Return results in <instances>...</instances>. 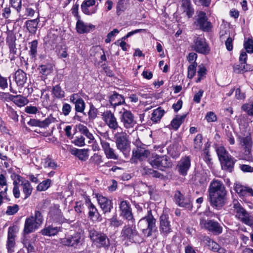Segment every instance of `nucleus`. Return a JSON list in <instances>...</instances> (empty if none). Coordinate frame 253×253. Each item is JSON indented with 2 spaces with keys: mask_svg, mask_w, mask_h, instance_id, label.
I'll return each instance as SVG.
<instances>
[{
  "mask_svg": "<svg viewBox=\"0 0 253 253\" xmlns=\"http://www.w3.org/2000/svg\"><path fill=\"white\" fill-rule=\"evenodd\" d=\"M208 192L211 206L220 209L225 204L226 191L223 183L218 180H213L210 183Z\"/></svg>",
  "mask_w": 253,
  "mask_h": 253,
  "instance_id": "obj_1",
  "label": "nucleus"
},
{
  "mask_svg": "<svg viewBox=\"0 0 253 253\" xmlns=\"http://www.w3.org/2000/svg\"><path fill=\"white\" fill-rule=\"evenodd\" d=\"M156 219L154 217L151 210L147 211V214L138 222L137 226L143 233L149 237L156 230Z\"/></svg>",
  "mask_w": 253,
  "mask_h": 253,
  "instance_id": "obj_2",
  "label": "nucleus"
},
{
  "mask_svg": "<svg viewBox=\"0 0 253 253\" xmlns=\"http://www.w3.org/2000/svg\"><path fill=\"white\" fill-rule=\"evenodd\" d=\"M43 217L41 211L36 210L34 215L25 220L23 234L27 235L34 232L42 224Z\"/></svg>",
  "mask_w": 253,
  "mask_h": 253,
  "instance_id": "obj_3",
  "label": "nucleus"
},
{
  "mask_svg": "<svg viewBox=\"0 0 253 253\" xmlns=\"http://www.w3.org/2000/svg\"><path fill=\"white\" fill-rule=\"evenodd\" d=\"M148 162L153 168L163 171L171 168L172 165L170 159L166 155H159L152 154L149 158Z\"/></svg>",
  "mask_w": 253,
  "mask_h": 253,
  "instance_id": "obj_4",
  "label": "nucleus"
},
{
  "mask_svg": "<svg viewBox=\"0 0 253 253\" xmlns=\"http://www.w3.org/2000/svg\"><path fill=\"white\" fill-rule=\"evenodd\" d=\"M117 148L123 153L125 157L129 155L130 152V141L125 132H117L114 135Z\"/></svg>",
  "mask_w": 253,
  "mask_h": 253,
  "instance_id": "obj_5",
  "label": "nucleus"
},
{
  "mask_svg": "<svg viewBox=\"0 0 253 253\" xmlns=\"http://www.w3.org/2000/svg\"><path fill=\"white\" fill-rule=\"evenodd\" d=\"M89 236L94 245L98 248H103L107 249L110 246V240L103 232L91 229L89 231Z\"/></svg>",
  "mask_w": 253,
  "mask_h": 253,
  "instance_id": "obj_6",
  "label": "nucleus"
},
{
  "mask_svg": "<svg viewBox=\"0 0 253 253\" xmlns=\"http://www.w3.org/2000/svg\"><path fill=\"white\" fill-rule=\"evenodd\" d=\"M233 211L235 216L244 224L252 226L253 225V217L241 205L237 200L233 202Z\"/></svg>",
  "mask_w": 253,
  "mask_h": 253,
  "instance_id": "obj_7",
  "label": "nucleus"
},
{
  "mask_svg": "<svg viewBox=\"0 0 253 253\" xmlns=\"http://www.w3.org/2000/svg\"><path fill=\"white\" fill-rule=\"evenodd\" d=\"M200 226L201 228L207 230L214 235H218L222 232L221 225L214 220H206L204 218H200Z\"/></svg>",
  "mask_w": 253,
  "mask_h": 253,
  "instance_id": "obj_8",
  "label": "nucleus"
},
{
  "mask_svg": "<svg viewBox=\"0 0 253 253\" xmlns=\"http://www.w3.org/2000/svg\"><path fill=\"white\" fill-rule=\"evenodd\" d=\"M120 120L124 127L130 128L134 127L136 124L133 114L129 110L123 109L120 112Z\"/></svg>",
  "mask_w": 253,
  "mask_h": 253,
  "instance_id": "obj_9",
  "label": "nucleus"
},
{
  "mask_svg": "<svg viewBox=\"0 0 253 253\" xmlns=\"http://www.w3.org/2000/svg\"><path fill=\"white\" fill-rule=\"evenodd\" d=\"M159 231L160 234L164 238L172 232L171 222L167 214H163L160 217Z\"/></svg>",
  "mask_w": 253,
  "mask_h": 253,
  "instance_id": "obj_10",
  "label": "nucleus"
},
{
  "mask_svg": "<svg viewBox=\"0 0 253 253\" xmlns=\"http://www.w3.org/2000/svg\"><path fill=\"white\" fill-rule=\"evenodd\" d=\"M191 47L196 52L203 54H207L210 51V48L205 39L200 37L195 38Z\"/></svg>",
  "mask_w": 253,
  "mask_h": 253,
  "instance_id": "obj_11",
  "label": "nucleus"
},
{
  "mask_svg": "<svg viewBox=\"0 0 253 253\" xmlns=\"http://www.w3.org/2000/svg\"><path fill=\"white\" fill-rule=\"evenodd\" d=\"M194 24L200 29L205 31H210L212 28L211 23L208 21V17L204 11H200Z\"/></svg>",
  "mask_w": 253,
  "mask_h": 253,
  "instance_id": "obj_12",
  "label": "nucleus"
},
{
  "mask_svg": "<svg viewBox=\"0 0 253 253\" xmlns=\"http://www.w3.org/2000/svg\"><path fill=\"white\" fill-rule=\"evenodd\" d=\"M81 235L79 232H76L73 235L60 239V243L65 246L78 248L81 243Z\"/></svg>",
  "mask_w": 253,
  "mask_h": 253,
  "instance_id": "obj_13",
  "label": "nucleus"
},
{
  "mask_svg": "<svg viewBox=\"0 0 253 253\" xmlns=\"http://www.w3.org/2000/svg\"><path fill=\"white\" fill-rule=\"evenodd\" d=\"M119 209L121 211V215L133 224L134 222V219L129 203L127 201L121 200L119 204Z\"/></svg>",
  "mask_w": 253,
  "mask_h": 253,
  "instance_id": "obj_14",
  "label": "nucleus"
},
{
  "mask_svg": "<svg viewBox=\"0 0 253 253\" xmlns=\"http://www.w3.org/2000/svg\"><path fill=\"white\" fill-rule=\"evenodd\" d=\"M18 232L16 226H13L8 228L6 248L8 253H13L15 246V237Z\"/></svg>",
  "mask_w": 253,
  "mask_h": 253,
  "instance_id": "obj_15",
  "label": "nucleus"
},
{
  "mask_svg": "<svg viewBox=\"0 0 253 253\" xmlns=\"http://www.w3.org/2000/svg\"><path fill=\"white\" fill-rule=\"evenodd\" d=\"M84 202L88 211V217L92 221H100L101 217L95 206L91 203L87 196L84 198Z\"/></svg>",
  "mask_w": 253,
  "mask_h": 253,
  "instance_id": "obj_16",
  "label": "nucleus"
},
{
  "mask_svg": "<svg viewBox=\"0 0 253 253\" xmlns=\"http://www.w3.org/2000/svg\"><path fill=\"white\" fill-rule=\"evenodd\" d=\"M240 144L243 148L245 159L252 158L251 153L253 148V141L251 136L243 137L240 139Z\"/></svg>",
  "mask_w": 253,
  "mask_h": 253,
  "instance_id": "obj_17",
  "label": "nucleus"
},
{
  "mask_svg": "<svg viewBox=\"0 0 253 253\" xmlns=\"http://www.w3.org/2000/svg\"><path fill=\"white\" fill-rule=\"evenodd\" d=\"M100 144L106 158L113 160H118L119 156L116 151L111 147L110 143L100 139Z\"/></svg>",
  "mask_w": 253,
  "mask_h": 253,
  "instance_id": "obj_18",
  "label": "nucleus"
},
{
  "mask_svg": "<svg viewBox=\"0 0 253 253\" xmlns=\"http://www.w3.org/2000/svg\"><path fill=\"white\" fill-rule=\"evenodd\" d=\"M102 119L109 127L112 129L116 130L118 127V123L114 114L110 110H107L103 113Z\"/></svg>",
  "mask_w": 253,
  "mask_h": 253,
  "instance_id": "obj_19",
  "label": "nucleus"
},
{
  "mask_svg": "<svg viewBox=\"0 0 253 253\" xmlns=\"http://www.w3.org/2000/svg\"><path fill=\"white\" fill-rule=\"evenodd\" d=\"M174 199L176 203L180 207L185 208L191 211L192 209V204L190 199L185 198L179 191H176L174 194Z\"/></svg>",
  "mask_w": 253,
  "mask_h": 253,
  "instance_id": "obj_20",
  "label": "nucleus"
},
{
  "mask_svg": "<svg viewBox=\"0 0 253 253\" xmlns=\"http://www.w3.org/2000/svg\"><path fill=\"white\" fill-rule=\"evenodd\" d=\"M138 235V232L135 229V226L129 225L125 226L122 231L121 236L124 239L128 240L130 242H134V238Z\"/></svg>",
  "mask_w": 253,
  "mask_h": 253,
  "instance_id": "obj_21",
  "label": "nucleus"
},
{
  "mask_svg": "<svg viewBox=\"0 0 253 253\" xmlns=\"http://www.w3.org/2000/svg\"><path fill=\"white\" fill-rule=\"evenodd\" d=\"M96 198L100 207L104 213L110 212L113 209V203L111 200L99 194L96 195Z\"/></svg>",
  "mask_w": 253,
  "mask_h": 253,
  "instance_id": "obj_22",
  "label": "nucleus"
},
{
  "mask_svg": "<svg viewBox=\"0 0 253 253\" xmlns=\"http://www.w3.org/2000/svg\"><path fill=\"white\" fill-rule=\"evenodd\" d=\"M56 121V119L50 115L42 121L35 119H31L27 124L30 126L45 128L47 127L51 123H54Z\"/></svg>",
  "mask_w": 253,
  "mask_h": 253,
  "instance_id": "obj_23",
  "label": "nucleus"
},
{
  "mask_svg": "<svg viewBox=\"0 0 253 253\" xmlns=\"http://www.w3.org/2000/svg\"><path fill=\"white\" fill-rule=\"evenodd\" d=\"M191 166L190 158L188 156L182 158L179 162L176 169L179 173L182 175H186L187 171L189 169Z\"/></svg>",
  "mask_w": 253,
  "mask_h": 253,
  "instance_id": "obj_24",
  "label": "nucleus"
},
{
  "mask_svg": "<svg viewBox=\"0 0 253 253\" xmlns=\"http://www.w3.org/2000/svg\"><path fill=\"white\" fill-rule=\"evenodd\" d=\"M95 4V2L94 0H85L83 2L81 5V9L84 14L91 15L96 13L97 9L98 3L95 7L90 8Z\"/></svg>",
  "mask_w": 253,
  "mask_h": 253,
  "instance_id": "obj_25",
  "label": "nucleus"
},
{
  "mask_svg": "<svg viewBox=\"0 0 253 253\" xmlns=\"http://www.w3.org/2000/svg\"><path fill=\"white\" fill-rule=\"evenodd\" d=\"M236 161V160H235L232 156L230 155L228 157V158H226L220 161V162L222 169L229 172H232Z\"/></svg>",
  "mask_w": 253,
  "mask_h": 253,
  "instance_id": "obj_26",
  "label": "nucleus"
},
{
  "mask_svg": "<svg viewBox=\"0 0 253 253\" xmlns=\"http://www.w3.org/2000/svg\"><path fill=\"white\" fill-rule=\"evenodd\" d=\"M180 9L189 18L192 16L194 10L190 0H181L180 1Z\"/></svg>",
  "mask_w": 253,
  "mask_h": 253,
  "instance_id": "obj_27",
  "label": "nucleus"
},
{
  "mask_svg": "<svg viewBox=\"0 0 253 253\" xmlns=\"http://www.w3.org/2000/svg\"><path fill=\"white\" fill-rule=\"evenodd\" d=\"M149 154V151L145 149V147L136 148L132 151V157L139 160H143L147 158Z\"/></svg>",
  "mask_w": 253,
  "mask_h": 253,
  "instance_id": "obj_28",
  "label": "nucleus"
},
{
  "mask_svg": "<svg viewBox=\"0 0 253 253\" xmlns=\"http://www.w3.org/2000/svg\"><path fill=\"white\" fill-rule=\"evenodd\" d=\"M94 26L92 24H85L82 21L79 20L76 23V29L80 34H84L89 32L94 29Z\"/></svg>",
  "mask_w": 253,
  "mask_h": 253,
  "instance_id": "obj_29",
  "label": "nucleus"
},
{
  "mask_svg": "<svg viewBox=\"0 0 253 253\" xmlns=\"http://www.w3.org/2000/svg\"><path fill=\"white\" fill-rule=\"evenodd\" d=\"M15 81L17 85L23 87L27 81L26 74L21 69H18L15 73Z\"/></svg>",
  "mask_w": 253,
  "mask_h": 253,
  "instance_id": "obj_30",
  "label": "nucleus"
},
{
  "mask_svg": "<svg viewBox=\"0 0 253 253\" xmlns=\"http://www.w3.org/2000/svg\"><path fill=\"white\" fill-rule=\"evenodd\" d=\"M109 101L111 105L115 107L116 106L124 103L125 99L122 95L115 92L110 96Z\"/></svg>",
  "mask_w": 253,
  "mask_h": 253,
  "instance_id": "obj_31",
  "label": "nucleus"
},
{
  "mask_svg": "<svg viewBox=\"0 0 253 253\" xmlns=\"http://www.w3.org/2000/svg\"><path fill=\"white\" fill-rule=\"evenodd\" d=\"M235 190L240 196H245L248 194L253 196V189L243 186L240 184H236Z\"/></svg>",
  "mask_w": 253,
  "mask_h": 253,
  "instance_id": "obj_32",
  "label": "nucleus"
},
{
  "mask_svg": "<svg viewBox=\"0 0 253 253\" xmlns=\"http://www.w3.org/2000/svg\"><path fill=\"white\" fill-rule=\"evenodd\" d=\"M60 227H54L52 225L45 227L41 230V233L42 235L47 236H52L56 235L60 231Z\"/></svg>",
  "mask_w": 253,
  "mask_h": 253,
  "instance_id": "obj_33",
  "label": "nucleus"
},
{
  "mask_svg": "<svg viewBox=\"0 0 253 253\" xmlns=\"http://www.w3.org/2000/svg\"><path fill=\"white\" fill-rule=\"evenodd\" d=\"M88 151L86 149H72L71 151V154L77 157L79 160L84 161L88 158Z\"/></svg>",
  "mask_w": 253,
  "mask_h": 253,
  "instance_id": "obj_34",
  "label": "nucleus"
},
{
  "mask_svg": "<svg viewBox=\"0 0 253 253\" xmlns=\"http://www.w3.org/2000/svg\"><path fill=\"white\" fill-rule=\"evenodd\" d=\"M40 20L36 18L33 20H28L26 22V26L29 32L33 34H35L37 29V26Z\"/></svg>",
  "mask_w": 253,
  "mask_h": 253,
  "instance_id": "obj_35",
  "label": "nucleus"
},
{
  "mask_svg": "<svg viewBox=\"0 0 253 253\" xmlns=\"http://www.w3.org/2000/svg\"><path fill=\"white\" fill-rule=\"evenodd\" d=\"M202 241L208 246L210 250L213 252H215L217 248H218L219 245L211 240L209 236H204Z\"/></svg>",
  "mask_w": 253,
  "mask_h": 253,
  "instance_id": "obj_36",
  "label": "nucleus"
},
{
  "mask_svg": "<svg viewBox=\"0 0 253 253\" xmlns=\"http://www.w3.org/2000/svg\"><path fill=\"white\" fill-rule=\"evenodd\" d=\"M16 37L13 34H9L6 38V43L8 44L10 52L15 54L16 52L15 47Z\"/></svg>",
  "mask_w": 253,
  "mask_h": 253,
  "instance_id": "obj_37",
  "label": "nucleus"
},
{
  "mask_svg": "<svg viewBox=\"0 0 253 253\" xmlns=\"http://www.w3.org/2000/svg\"><path fill=\"white\" fill-rule=\"evenodd\" d=\"M165 113V111L161 107L154 110L152 113L151 120L154 123H158L160 121Z\"/></svg>",
  "mask_w": 253,
  "mask_h": 253,
  "instance_id": "obj_38",
  "label": "nucleus"
},
{
  "mask_svg": "<svg viewBox=\"0 0 253 253\" xmlns=\"http://www.w3.org/2000/svg\"><path fill=\"white\" fill-rule=\"evenodd\" d=\"M186 115H183L181 116H176L171 122V126L175 130H177L181 124L184 122Z\"/></svg>",
  "mask_w": 253,
  "mask_h": 253,
  "instance_id": "obj_39",
  "label": "nucleus"
},
{
  "mask_svg": "<svg viewBox=\"0 0 253 253\" xmlns=\"http://www.w3.org/2000/svg\"><path fill=\"white\" fill-rule=\"evenodd\" d=\"M21 185L23 187V192L25 195L24 199H26L31 195L33 188L28 180L22 181Z\"/></svg>",
  "mask_w": 253,
  "mask_h": 253,
  "instance_id": "obj_40",
  "label": "nucleus"
},
{
  "mask_svg": "<svg viewBox=\"0 0 253 253\" xmlns=\"http://www.w3.org/2000/svg\"><path fill=\"white\" fill-rule=\"evenodd\" d=\"M216 151L219 161H221L226 158H228V157L230 155L226 151L225 148L222 146H220L217 148Z\"/></svg>",
  "mask_w": 253,
  "mask_h": 253,
  "instance_id": "obj_41",
  "label": "nucleus"
},
{
  "mask_svg": "<svg viewBox=\"0 0 253 253\" xmlns=\"http://www.w3.org/2000/svg\"><path fill=\"white\" fill-rule=\"evenodd\" d=\"M234 72L237 73H241L242 72H247L249 71L251 68L246 63L240 62L239 64L235 65L233 66Z\"/></svg>",
  "mask_w": 253,
  "mask_h": 253,
  "instance_id": "obj_42",
  "label": "nucleus"
},
{
  "mask_svg": "<svg viewBox=\"0 0 253 253\" xmlns=\"http://www.w3.org/2000/svg\"><path fill=\"white\" fill-rule=\"evenodd\" d=\"M29 103L28 99L21 95H16V97L14 103L18 107H22Z\"/></svg>",
  "mask_w": 253,
  "mask_h": 253,
  "instance_id": "obj_43",
  "label": "nucleus"
},
{
  "mask_svg": "<svg viewBox=\"0 0 253 253\" xmlns=\"http://www.w3.org/2000/svg\"><path fill=\"white\" fill-rule=\"evenodd\" d=\"M203 136L201 134H198L194 139V148L196 151L200 150L203 146Z\"/></svg>",
  "mask_w": 253,
  "mask_h": 253,
  "instance_id": "obj_44",
  "label": "nucleus"
},
{
  "mask_svg": "<svg viewBox=\"0 0 253 253\" xmlns=\"http://www.w3.org/2000/svg\"><path fill=\"white\" fill-rule=\"evenodd\" d=\"M78 129L80 132L86 136L90 140H93L94 137L93 135L89 132V130L86 126L83 125H79L78 126Z\"/></svg>",
  "mask_w": 253,
  "mask_h": 253,
  "instance_id": "obj_45",
  "label": "nucleus"
},
{
  "mask_svg": "<svg viewBox=\"0 0 253 253\" xmlns=\"http://www.w3.org/2000/svg\"><path fill=\"white\" fill-rule=\"evenodd\" d=\"M52 93L57 98H62L65 96V92L59 85H56L53 87Z\"/></svg>",
  "mask_w": 253,
  "mask_h": 253,
  "instance_id": "obj_46",
  "label": "nucleus"
},
{
  "mask_svg": "<svg viewBox=\"0 0 253 253\" xmlns=\"http://www.w3.org/2000/svg\"><path fill=\"white\" fill-rule=\"evenodd\" d=\"M38 69L40 73L43 76H46L51 73L52 67L50 65H42L39 66Z\"/></svg>",
  "mask_w": 253,
  "mask_h": 253,
  "instance_id": "obj_47",
  "label": "nucleus"
},
{
  "mask_svg": "<svg viewBox=\"0 0 253 253\" xmlns=\"http://www.w3.org/2000/svg\"><path fill=\"white\" fill-rule=\"evenodd\" d=\"M30 43L29 54L32 58H35L37 53L38 41L37 40H34Z\"/></svg>",
  "mask_w": 253,
  "mask_h": 253,
  "instance_id": "obj_48",
  "label": "nucleus"
},
{
  "mask_svg": "<svg viewBox=\"0 0 253 253\" xmlns=\"http://www.w3.org/2000/svg\"><path fill=\"white\" fill-rule=\"evenodd\" d=\"M197 63L196 62H193L188 67V77L192 79L195 76L196 71Z\"/></svg>",
  "mask_w": 253,
  "mask_h": 253,
  "instance_id": "obj_49",
  "label": "nucleus"
},
{
  "mask_svg": "<svg viewBox=\"0 0 253 253\" xmlns=\"http://www.w3.org/2000/svg\"><path fill=\"white\" fill-rule=\"evenodd\" d=\"M7 106V114L8 116L12 119L14 122H17L18 121V115L17 114L16 111H15L10 106Z\"/></svg>",
  "mask_w": 253,
  "mask_h": 253,
  "instance_id": "obj_50",
  "label": "nucleus"
},
{
  "mask_svg": "<svg viewBox=\"0 0 253 253\" xmlns=\"http://www.w3.org/2000/svg\"><path fill=\"white\" fill-rule=\"evenodd\" d=\"M50 182L51 180L49 179L43 181L42 182H41L40 184H39V185L37 186V190L39 191L46 190L50 186Z\"/></svg>",
  "mask_w": 253,
  "mask_h": 253,
  "instance_id": "obj_51",
  "label": "nucleus"
},
{
  "mask_svg": "<svg viewBox=\"0 0 253 253\" xmlns=\"http://www.w3.org/2000/svg\"><path fill=\"white\" fill-rule=\"evenodd\" d=\"M43 166L45 168L55 169L57 167V165L53 160L50 158H47L44 160Z\"/></svg>",
  "mask_w": 253,
  "mask_h": 253,
  "instance_id": "obj_52",
  "label": "nucleus"
},
{
  "mask_svg": "<svg viewBox=\"0 0 253 253\" xmlns=\"http://www.w3.org/2000/svg\"><path fill=\"white\" fill-rule=\"evenodd\" d=\"M206 68L203 66H199V69L197 72L198 78L196 81L197 83L200 82L203 79L204 77L206 75Z\"/></svg>",
  "mask_w": 253,
  "mask_h": 253,
  "instance_id": "obj_53",
  "label": "nucleus"
},
{
  "mask_svg": "<svg viewBox=\"0 0 253 253\" xmlns=\"http://www.w3.org/2000/svg\"><path fill=\"white\" fill-rule=\"evenodd\" d=\"M75 110L78 112L83 113L85 109V103L82 98L75 104Z\"/></svg>",
  "mask_w": 253,
  "mask_h": 253,
  "instance_id": "obj_54",
  "label": "nucleus"
},
{
  "mask_svg": "<svg viewBox=\"0 0 253 253\" xmlns=\"http://www.w3.org/2000/svg\"><path fill=\"white\" fill-rule=\"evenodd\" d=\"M244 45L247 52L250 53H253V41L252 40L249 39L245 42Z\"/></svg>",
  "mask_w": 253,
  "mask_h": 253,
  "instance_id": "obj_55",
  "label": "nucleus"
},
{
  "mask_svg": "<svg viewBox=\"0 0 253 253\" xmlns=\"http://www.w3.org/2000/svg\"><path fill=\"white\" fill-rule=\"evenodd\" d=\"M90 160L95 165H99L103 162L102 156L98 154H94L91 158Z\"/></svg>",
  "mask_w": 253,
  "mask_h": 253,
  "instance_id": "obj_56",
  "label": "nucleus"
},
{
  "mask_svg": "<svg viewBox=\"0 0 253 253\" xmlns=\"http://www.w3.org/2000/svg\"><path fill=\"white\" fill-rule=\"evenodd\" d=\"M19 210L18 205L15 204L12 206H8L6 213L8 215H13Z\"/></svg>",
  "mask_w": 253,
  "mask_h": 253,
  "instance_id": "obj_57",
  "label": "nucleus"
},
{
  "mask_svg": "<svg viewBox=\"0 0 253 253\" xmlns=\"http://www.w3.org/2000/svg\"><path fill=\"white\" fill-rule=\"evenodd\" d=\"M97 109L93 105H90V109L88 113L89 119L94 120L97 117Z\"/></svg>",
  "mask_w": 253,
  "mask_h": 253,
  "instance_id": "obj_58",
  "label": "nucleus"
},
{
  "mask_svg": "<svg viewBox=\"0 0 253 253\" xmlns=\"http://www.w3.org/2000/svg\"><path fill=\"white\" fill-rule=\"evenodd\" d=\"M72 110L71 106L67 103H64L63 104L62 111V113L65 116H67L69 115Z\"/></svg>",
  "mask_w": 253,
  "mask_h": 253,
  "instance_id": "obj_59",
  "label": "nucleus"
},
{
  "mask_svg": "<svg viewBox=\"0 0 253 253\" xmlns=\"http://www.w3.org/2000/svg\"><path fill=\"white\" fill-rule=\"evenodd\" d=\"M84 204L82 201H77L76 202V206L74 207L75 211L78 213H81L84 209Z\"/></svg>",
  "mask_w": 253,
  "mask_h": 253,
  "instance_id": "obj_60",
  "label": "nucleus"
},
{
  "mask_svg": "<svg viewBox=\"0 0 253 253\" xmlns=\"http://www.w3.org/2000/svg\"><path fill=\"white\" fill-rule=\"evenodd\" d=\"M123 224V221L121 220L117 219L116 217L113 216L111 219L110 224L112 226L114 227H118Z\"/></svg>",
  "mask_w": 253,
  "mask_h": 253,
  "instance_id": "obj_61",
  "label": "nucleus"
},
{
  "mask_svg": "<svg viewBox=\"0 0 253 253\" xmlns=\"http://www.w3.org/2000/svg\"><path fill=\"white\" fill-rule=\"evenodd\" d=\"M129 0H119L118 2L117 5V13L119 15V12L121 11H124L125 9L124 2L128 1Z\"/></svg>",
  "mask_w": 253,
  "mask_h": 253,
  "instance_id": "obj_62",
  "label": "nucleus"
},
{
  "mask_svg": "<svg viewBox=\"0 0 253 253\" xmlns=\"http://www.w3.org/2000/svg\"><path fill=\"white\" fill-rule=\"evenodd\" d=\"M74 143L77 146H83L85 144L84 138L82 135L77 136L74 140Z\"/></svg>",
  "mask_w": 253,
  "mask_h": 253,
  "instance_id": "obj_63",
  "label": "nucleus"
},
{
  "mask_svg": "<svg viewBox=\"0 0 253 253\" xmlns=\"http://www.w3.org/2000/svg\"><path fill=\"white\" fill-rule=\"evenodd\" d=\"M24 247L27 249L28 253L34 252V247L32 244L27 240H24L23 241Z\"/></svg>",
  "mask_w": 253,
  "mask_h": 253,
  "instance_id": "obj_64",
  "label": "nucleus"
}]
</instances>
